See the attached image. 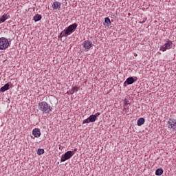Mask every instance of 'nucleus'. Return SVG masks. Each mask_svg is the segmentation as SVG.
Returning a JSON list of instances; mask_svg holds the SVG:
<instances>
[{
	"mask_svg": "<svg viewBox=\"0 0 176 176\" xmlns=\"http://www.w3.org/2000/svg\"><path fill=\"white\" fill-rule=\"evenodd\" d=\"M39 111L42 112V113H50L52 111H53V107L50 106L47 102L43 101L38 103V107Z\"/></svg>",
	"mask_w": 176,
	"mask_h": 176,
	"instance_id": "nucleus-1",
	"label": "nucleus"
},
{
	"mask_svg": "<svg viewBox=\"0 0 176 176\" xmlns=\"http://www.w3.org/2000/svg\"><path fill=\"white\" fill-rule=\"evenodd\" d=\"M78 28V25L76 23H73L69 25L66 29L61 32L60 34L61 36H68L71 35V34L75 32V30Z\"/></svg>",
	"mask_w": 176,
	"mask_h": 176,
	"instance_id": "nucleus-2",
	"label": "nucleus"
},
{
	"mask_svg": "<svg viewBox=\"0 0 176 176\" xmlns=\"http://www.w3.org/2000/svg\"><path fill=\"white\" fill-rule=\"evenodd\" d=\"M9 40L5 37L0 38V50H6L10 46Z\"/></svg>",
	"mask_w": 176,
	"mask_h": 176,
	"instance_id": "nucleus-3",
	"label": "nucleus"
},
{
	"mask_svg": "<svg viewBox=\"0 0 176 176\" xmlns=\"http://www.w3.org/2000/svg\"><path fill=\"white\" fill-rule=\"evenodd\" d=\"M74 155V151H67L66 153H65V154H63L60 158V162L61 163H63V162H66V160H69V159H71V157H72Z\"/></svg>",
	"mask_w": 176,
	"mask_h": 176,
	"instance_id": "nucleus-4",
	"label": "nucleus"
},
{
	"mask_svg": "<svg viewBox=\"0 0 176 176\" xmlns=\"http://www.w3.org/2000/svg\"><path fill=\"white\" fill-rule=\"evenodd\" d=\"M167 127L168 129H172V130H176V120L174 118H170L168 121L167 123Z\"/></svg>",
	"mask_w": 176,
	"mask_h": 176,
	"instance_id": "nucleus-5",
	"label": "nucleus"
},
{
	"mask_svg": "<svg viewBox=\"0 0 176 176\" xmlns=\"http://www.w3.org/2000/svg\"><path fill=\"white\" fill-rule=\"evenodd\" d=\"M97 120L96 119V116L94 114H92L89 116V117L82 121V124H85L86 123H94Z\"/></svg>",
	"mask_w": 176,
	"mask_h": 176,
	"instance_id": "nucleus-6",
	"label": "nucleus"
},
{
	"mask_svg": "<svg viewBox=\"0 0 176 176\" xmlns=\"http://www.w3.org/2000/svg\"><path fill=\"white\" fill-rule=\"evenodd\" d=\"M82 46L85 50H90V49L93 47V43H91L89 40H87L84 41V43H82Z\"/></svg>",
	"mask_w": 176,
	"mask_h": 176,
	"instance_id": "nucleus-7",
	"label": "nucleus"
},
{
	"mask_svg": "<svg viewBox=\"0 0 176 176\" xmlns=\"http://www.w3.org/2000/svg\"><path fill=\"white\" fill-rule=\"evenodd\" d=\"M137 77H129L126 78V81L124 83V86H126V85H133L136 80Z\"/></svg>",
	"mask_w": 176,
	"mask_h": 176,
	"instance_id": "nucleus-8",
	"label": "nucleus"
},
{
	"mask_svg": "<svg viewBox=\"0 0 176 176\" xmlns=\"http://www.w3.org/2000/svg\"><path fill=\"white\" fill-rule=\"evenodd\" d=\"M172 45L173 42L171 41H168L166 43H165L160 47V50H162V52H166L167 49H170V46H171Z\"/></svg>",
	"mask_w": 176,
	"mask_h": 176,
	"instance_id": "nucleus-9",
	"label": "nucleus"
},
{
	"mask_svg": "<svg viewBox=\"0 0 176 176\" xmlns=\"http://www.w3.org/2000/svg\"><path fill=\"white\" fill-rule=\"evenodd\" d=\"M41 129H38V128H35L34 129H33L32 131V135H34V137H35L36 138H39V137H41Z\"/></svg>",
	"mask_w": 176,
	"mask_h": 176,
	"instance_id": "nucleus-10",
	"label": "nucleus"
},
{
	"mask_svg": "<svg viewBox=\"0 0 176 176\" xmlns=\"http://www.w3.org/2000/svg\"><path fill=\"white\" fill-rule=\"evenodd\" d=\"M52 8L55 10H57V9H60L61 8V3L58 1H54L52 4Z\"/></svg>",
	"mask_w": 176,
	"mask_h": 176,
	"instance_id": "nucleus-11",
	"label": "nucleus"
},
{
	"mask_svg": "<svg viewBox=\"0 0 176 176\" xmlns=\"http://www.w3.org/2000/svg\"><path fill=\"white\" fill-rule=\"evenodd\" d=\"M10 86V85H9V83L6 84L4 86H3L0 89V91H1V93H3V92L6 91V90H9Z\"/></svg>",
	"mask_w": 176,
	"mask_h": 176,
	"instance_id": "nucleus-12",
	"label": "nucleus"
},
{
	"mask_svg": "<svg viewBox=\"0 0 176 176\" xmlns=\"http://www.w3.org/2000/svg\"><path fill=\"white\" fill-rule=\"evenodd\" d=\"M33 20H34L35 23H36L37 21H41V20H42V15L39 14H36L34 16Z\"/></svg>",
	"mask_w": 176,
	"mask_h": 176,
	"instance_id": "nucleus-13",
	"label": "nucleus"
},
{
	"mask_svg": "<svg viewBox=\"0 0 176 176\" xmlns=\"http://www.w3.org/2000/svg\"><path fill=\"white\" fill-rule=\"evenodd\" d=\"M145 123V118H140L138 120L137 124L138 126H142Z\"/></svg>",
	"mask_w": 176,
	"mask_h": 176,
	"instance_id": "nucleus-14",
	"label": "nucleus"
},
{
	"mask_svg": "<svg viewBox=\"0 0 176 176\" xmlns=\"http://www.w3.org/2000/svg\"><path fill=\"white\" fill-rule=\"evenodd\" d=\"M163 173H164L163 168H157L155 170V175L160 176L163 174Z\"/></svg>",
	"mask_w": 176,
	"mask_h": 176,
	"instance_id": "nucleus-15",
	"label": "nucleus"
},
{
	"mask_svg": "<svg viewBox=\"0 0 176 176\" xmlns=\"http://www.w3.org/2000/svg\"><path fill=\"white\" fill-rule=\"evenodd\" d=\"M8 15L6 14H4L1 18H0V23H5L6 21Z\"/></svg>",
	"mask_w": 176,
	"mask_h": 176,
	"instance_id": "nucleus-16",
	"label": "nucleus"
},
{
	"mask_svg": "<svg viewBox=\"0 0 176 176\" xmlns=\"http://www.w3.org/2000/svg\"><path fill=\"white\" fill-rule=\"evenodd\" d=\"M45 153V150L43 148H38L37 151V154L38 156H41V155H43Z\"/></svg>",
	"mask_w": 176,
	"mask_h": 176,
	"instance_id": "nucleus-17",
	"label": "nucleus"
},
{
	"mask_svg": "<svg viewBox=\"0 0 176 176\" xmlns=\"http://www.w3.org/2000/svg\"><path fill=\"white\" fill-rule=\"evenodd\" d=\"M79 90V87H78V86H74L72 88L71 91H72V93H76V91H78Z\"/></svg>",
	"mask_w": 176,
	"mask_h": 176,
	"instance_id": "nucleus-18",
	"label": "nucleus"
},
{
	"mask_svg": "<svg viewBox=\"0 0 176 176\" xmlns=\"http://www.w3.org/2000/svg\"><path fill=\"white\" fill-rule=\"evenodd\" d=\"M104 23H106L107 25H111V19L109 17H106L104 19Z\"/></svg>",
	"mask_w": 176,
	"mask_h": 176,
	"instance_id": "nucleus-19",
	"label": "nucleus"
},
{
	"mask_svg": "<svg viewBox=\"0 0 176 176\" xmlns=\"http://www.w3.org/2000/svg\"><path fill=\"white\" fill-rule=\"evenodd\" d=\"M124 105L125 107H127V105H129V100L128 99H124Z\"/></svg>",
	"mask_w": 176,
	"mask_h": 176,
	"instance_id": "nucleus-20",
	"label": "nucleus"
},
{
	"mask_svg": "<svg viewBox=\"0 0 176 176\" xmlns=\"http://www.w3.org/2000/svg\"><path fill=\"white\" fill-rule=\"evenodd\" d=\"M100 115H101V113H96V114H94V116H96V119L97 120V118H98V116H100Z\"/></svg>",
	"mask_w": 176,
	"mask_h": 176,
	"instance_id": "nucleus-21",
	"label": "nucleus"
},
{
	"mask_svg": "<svg viewBox=\"0 0 176 176\" xmlns=\"http://www.w3.org/2000/svg\"><path fill=\"white\" fill-rule=\"evenodd\" d=\"M146 19H147V18H144L143 21H140V24H144V23H145V22L146 21Z\"/></svg>",
	"mask_w": 176,
	"mask_h": 176,
	"instance_id": "nucleus-22",
	"label": "nucleus"
},
{
	"mask_svg": "<svg viewBox=\"0 0 176 176\" xmlns=\"http://www.w3.org/2000/svg\"><path fill=\"white\" fill-rule=\"evenodd\" d=\"M67 94L69 95H71V96H72V94H74L72 90L67 91Z\"/></svg>",
	"mask_w": 176,
	"mask_h": 176,
	"instance_id": "nucleus-23",
	"label": "nucleus"
},
{
	"mask_svg": "<svg viewBox=\"0 0 176 176\" xmlns=\"http://www.w3.org/2000/svg\"><path fill=\"white\" fill-rule=\"evenodd\" d=\"M76 151H77V149L76 148V149H74V152H76Z\"/></svg>",
	"mask_w": 176,
	"mask_h": 176,
	"instance_id": "nucleus-24",
	"label": "nucleus"
}]
</instances>
